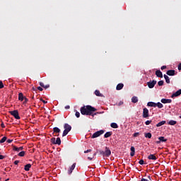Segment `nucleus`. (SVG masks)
Wrapping results in <instances>:
<instances>
[{
    "label": "nucleus",
    "instance_id": "obj_43",
    "mask_svg": "<svg viewBox=\"0 0 181 181\" xmlns=\"http://www.w3.org/2000/svg\"><path fill=\"white\" fill-rule=\"evenodd\" d=\"M40 101H42L44 104H47V101L43 100V99H40Z\"/></svg>",
    "mask_w": 181,
    "mask_h": 181
},
{
    "label": "nucleus",
    "instance_id": "obj_52",
    "mask_svg": "<svg viewBox=\"0 0 181 181\" xmlns=\"http://www.w3.org/2000/svg\"><path fill=\"white\" fill-rule=\"evenodd\" d=\"M1 128H5V124H4V122H2L1 124Z\"/></svg>",
    "mask_w": 181,
    "mask_h": 181
},
{
    "label": "nucleus",
    "instance_id": "obj_45",
    "mask_svg": "<svg viewBox=\"0 0 181 181\" xmlns=\"http://www.w3.org/2000/svg\"><path fill=\"white\" fill-rule=\"evenodd\" d=\"M37 90H39L40 91H43V88L38 86Z\"/></svg>",
    "mask_w": 181,
    "mask_h": 181
},
{
    "label": "nucleus",
    "instance_id": "obj_41",
    "mask_svg": "<svg viewBox=\"0 0 181 181\" xmlns=\"http://www.w3.org/2000/svg\"><path fill=\"white\" fill-rule=\"evenodd\" d=\"M0 88H4V83L0 81Z\"/></svg>",
    "mask_w": 181,
    "mask_h": 181
},
{
    "label": "nucleus",
    "instance_id": "obj_36",
    "mask_svg": "<svg viewBox=\"0 0 181 181\" xmlns=\"http://www.w3.org/2000/svg\"><path fill=\"white\" fill-rule=\"evenodd\" d=\"M164 83L165 82L163 81H160L158 82V84L159 86H163Z\"/></svg>",
    "mask_w": 181,
    "mask_h": 181
},
{
    "label": "nucleus",
    "instance_id": "obj_9",
    "mask_svg": "<svg viewBox=\"0 0 181 181\" xmlns=\"http://www.w3.org/2000/svg\"><path fill=\"white\" fill-rule=\"evenodd\" d=\"M166 74L168 76H175L176 75V71L173 69L168 70V71H167Z\"/></svg>",
    "mask_w": 181,
    "mask_h": 181
},
{
    "label": "nucleus",
    "instance_id": "obj_13",
    "mask_svg": "<svg viewBox=\"0 0 181 181\" xmlns=\"http://www.w3.org/2000/svg\"><path fill=\"white\" fill-rule=\"evenodd\" d=\"M148 159H149L150 160H156L158 158H156V156H155V154H150L148 156Z\"/></svg>",
    "mask_w": 181,
    "mask_h": 181
},
{
    "label": "nucleus",
    "instance_id": "obj_23",
    "mask_svg": "<svg viewBox=\"0 0 181 181\" xmlns=\"http://www.w3.org/2000/svg\"><path fill=\"white\" fill-rule=\"evenodd\" d=\"M24 98H25L23 97V93H18V100H19V101H23Z\"/></svg>",
    "mask_w": 181,
    "mask_h": 181
},
{
    "label": "nucleus",
    "instance_id": "obj_38",
    "mask_svg": "<svg viewBox=\"0 0 181 181\" xmlns=\"http://www.w3.org/2000/svg\"><path fill=\"white\" fill-rule=\"evenodd\" d=\"M75 115H76V118H80V112L76 111L75 113Z\"/></svg>",
    "mask_w": 181,
    "mask_h": 181
},
{
    "label": "nucleus",
    "instance_id": "obj_32",
    "mask_svg": "<svg viewBox=\"0 0 181 181\" xmlns=\"http://www.w3.org/2000/svg\"><path fill=\"white\" fill-rule=\"evenodd\" d=\"M7 139L6 136H4L1 140H0V144H4Z\"/></svg>",
    "mask_w": 181,
    "mask_h": 181
},
{
    "label": "nucleus",
    "instance_id": "obj_12",
    "mask_svg": "<svg viewBox=\"0 0 181 181\" xmlns=\"http://www.w3.org/2000/svg\"><path fill=\"white\" fill-rule=\"evenodd\" d=\"M76 168V163H74L69 168V170H68V174L71 175V173H73V170H74Z\"/></svg>",
    "mask_w": 181,
    "mask_h": 181
},
{
    "label": "nucleus",
    "instance_id": "obj_40",
    "mask_svg": "<svg viewBox=\"0 0 181 181\" xmlns=\"http://www.w3.org/2000/svg\"><path fill=\"white\" fill-rule=\"evenodd\" d=\"M139 165H144V164L145 163V162L144 161L143 159H141V160H140L139 161Z\"/></svg>",
    "mask_w": 181,
    "mask_h": 181
},
{
    "label": "nucleus",
    "instance_id": "obj_24",
    "mask_svg": "<svg viewBox=\"0 0 181 181\" xmlns=\"http://www.w3.org/2000/svg\"><path fill=\"white\" fill-rule=\"evenodd\" d=\"M112 135V132H107L105 134L104 138H110Z\"/></svg>",
    "mask_w": 181,
    "mask_h": 181
},
{
    "label": "nucleus",
    "instance_id": "obj_10",
    "mask_svg": "<svg viewBox=\"0 0 181 181\" xmlns=\"http://www.w3.org/2000/svg\"><path fill=\"white\" fill-rule=\"evenodd\" d=\"M64 128L65 131L71 132V126L67 123H65L64 125Z\"/></svg>",
    "mask_w": 181,
    "mask_h": 181
},
{
    "label": "nucleus",
    "instance_id": "obj_28",
    "mask_svg": "<svg viewBox=\"0 0 181 181\" xmlns=\"http://www.w3.org/2000/svg\"><path fill=\"white\" fill-rule=\"evenodd\" d=\"M95 95H97V97H103V95L101 94V93H100V90H96L95 91Z\"/></svg>",
    "mask_w": 181,
    "mask_h": 181
},
{
    "label": "nucleus",
    "instance_id": "obj_6",
    "mask_svg": "<svg viewBox=\"0 0 181 181\" xmlns=\"http://www.w3.org/2000/svg\"><path fill=\"white\" fill-rule=\"evenodd\" d=\"M149 117V110L145 107L143 110V118H148Z\"/></svg>",
    "mask_w": 181,
    "mask_h": 181
},
{
    "label": "nucleus",
    "instance_id": "obj_3",
    "mask_svg": "<svg viewBox=\"0 0 181 181\" xmlns=\"http://www.w3.org/2000/svg\"><path fill=\"white\" fill-rule=\"evenodd\" d=\"M104 132H105L104 130H100V131L95 132L91 136L92 139H94V138H98V136H100V135H103V134H104Z\"/></svg>",
    "mask_w": 181,
    "mask_h": 181
},
{
    "label": "nucleus",
    "instance_id": "obj_2",
    "mask_svg": "<svg viewBox=\"0 0 181 181\" xmlns=\"http://www.w3.org/2000/svg\"><path fill=\"white\" fill-rule=\"evenodd\" d=\"M51 142L53 145H62V140L60 139V137H57V139L54 137L52 138Z\"/></svg>",
    "mask_w": 181,
    "mask_h": 181
},
{
    "label": "nucleus",
    "instance_id": "obj_56",
    "mask_svg": "<svg viewBox=\"0 0 181 181\" xmlns=\"http://www.w3.org/2000/svg\"><path fill=\"white\" fill-rule=\"evenodd\" d=\"M160 142H161L160 140H159L156 141V144H160Z\"/></svg>",
    "mask_w": 181,
    "mask_h": 181
},
{
    "label": "nucleus",
    "instance_id": "obj_33",
    "mask_svg": "<svg viewBox=\"0 0 181 181\" xmlns=\"http://www.w3.org/2000/svg\"><path fill=\"white\" fill-rule=\"evenodd\" d=\"M69 131L68 130H64L63 134H62V136H66V135H67V134H69Z\"/></svg>",
    "mask_w": 181,
    "mask_h": 181
},
{
    "label": "nucleus",
    "instance_id": "obj_35",
    "mask_svg": "<svg viewBox=\"0 0 181 181\" xmlns=\"http://www.w3.org/2000/svg\"><path fill=\"white\" fill-rule=\"evenodd\" d=\"M99 153H100V155H102V156H105V151L100 150L99 151Z\"/></svg>",
    "mask_w": 181,
    "mask_h": 181
},
{
    "label": "nucleus",
    "instance_id": "obj_30",
    "mask_svg": "<svg viewBox=\"0 0 181 181\" xmlns=\"http://www.w3.org/2000/svg\"><path fill=\"white\" fill-rule=\"evenodd\" d=\"M158 139L160 142H166L168 141V139H165L163 136L158 137Z\"/></svg>",
    "mask_w": 181,
    "mask_h": 181
},
{
    "label": "nucleus",
    "instance_id": "obj_48",
    "mask_svg": "<svg viewBox=\"0 0 181 181\" xmlns=\"http://www.w3.org/2000/svg\"><path fill=\"white\" fill-rule=\"evenodd\" d=\"M5 159V156L0 155V160Z\"/></svg>",
    "mask_w": 181,
    "mask_h": 181
},
{
    "label": "nucleus",
    "instance_id": "obj_49",
    "mask_svg": "<svg viewBox=\"0 0 181 181\" xmlns=\"http://www.w3.org/2000/svg\"><path fill=\"white\" fill-rule=\"evenodd\" d=\"M65 110H70V105L65 106Z\"/></svg>",
    "mask_w": 181,
    "mask_h": 181
},
{
    "label": "nucleus",
    "instance_id": "obj_50",
    "mask_svg": "<svg viewBox=\"0 0 181 181\" xmlns=\"http://www.w3.org/2000/svg\"><path fill=\"white\" fill-rule=\"evenodd\" d=\"M178 70H181V63H180L179 64H178Z\"/></svg>",
    "mask_w": 181,
    "mask_h": 181
},
{
    "label": "nucleus",
    "instance_id": "obj_21",
    "mask_svg": "<svg viewBox=\"0 0 181 181\" xmlns=\"http://www.w3.org/2000/svg\"><path fill=\"white\" fill-rule=\"evenodd\" d=\"M122 88H124V84L123 83L117 84V86L116 87V90H122Z\"/></svg>",
    "mask_w": 181,
    "mask_h": 181
},
{
    "label": "nucleus",
    "instance_id": "obj_31",
    "mask_svg": "<svg viewBox=\"0 0 181 181\" xmlns=\"http://www.w3.org/2000/svg\"><path fill=\"white\" fill-rule=\"evenodd\" d=\"M110 127L112 128H118V124L115 122L111 123Z\"/></svg>",
    "mask_w": 181,
    "mask_h": 181
},
{
    "label": "nucleus",
    "instance_id": "obj_39",
    "mask_svg": "<svg viewBox=\"0 0 181 181\" xmlns=\"http://www.w3.org/2000/svg\"><path fill=\"white\" fill-rule=\"evenodd\" d=\"M151 123H152V120H147V121H146V122H145L146 125H149V124H151Z\"/></svg>",
    "mask_w": 181,
    "mask_h": 181
},
{
    "label": "nucleus",
    "instance_id": "obj_51",
    "mask_svg": "<svg viewBox=\"0 0 181 181\" xmlns=\"http://www.w3.org/2000/svg\"><path fill=\"white\" fill-rule=\"evenodd\" d=\"M165 69H166V66H163L160 68L161 70H165Z\"/></svg>",
    "mask_w": 181,
    "mask_h": 181
},
{
    "label": "nucleus",
    "instance_id": "obj_60",
    "mask_svg": "<svg viewBox=\"0 0 181 181\" xmlns=\"http://www.w3.org/2000/svg\"><path fill=\"white\" fill-rule=\"evenodd\" d=\"M180 118H181V116L180 117Z\"/></svg>",
    "mask_w": 181,
    "mask_h": 181
},
{
    "label": "nucleus",
    "instance_id": "obj_4",
    "mask_svg": "<svg viewBox=\"0 0 181 181\" xmlns=\"http://www.w3.org/2000/svg\"><path fill=\"white\" fill-rule=\"evenodd\" d=\"M10 114L13 115L16 119H21V116H19V112H18V110L11 111Z\"/></svg>",
    "mask_w": 181,
    "mask_h": 181
},
{
    "label": "nucleus",
    "instance_id": "obj_22",
    "mask_svg": "<svg viewBox=\"0 0 181 181\" xmlns=\"http://www.w3.org/2000/svg\"><path fill=\"white\" fill-rule=\"evenodd\" d=\"M139 100H138V97L136 96H133L132 98V103H133L134 104H136V103H138Z\"/></svg>",
    "mask_w": 181,
    "mask_h": 181
},
{
    "label": "nucleus",
    "instance_id": "obj_16",
    "mask_svg": "<svg viewBox=\"0 0 181 181\" xmlns=\"http://www.w3.org/2000/svg\"><path fill=\"white\" fill-rule=\"evenodd\" d=\"M54 134H60L61 130L59 127H54L53 128ZM59 134H57V136H59Z\"/></svg>",
    "mask_w": 181,
    "mask_h": 181
},
{
    "label": "nucleus",
    "instance_id": "obj_26",
    "mask_svg": "<svg viewBox=\"0 0 181 181\" xmlns=\"http://www.w3.org/2000/svg\"><path fill=\"white\" fill-rule=\"evenodd\" d=\"M176 124H177V122L175 120H170L168 122V125H176Z\"/></svg>",
    "mask_w": 181,
    "mask_h": 181
},
{
    "label": "nucleus",
    "instance_id": "obj_1",
    "mask_svg": "<svg viewBox=\"0 0 181 181\" xmlns=\"http://www.w3.org/2000/svg\"><path fill=\"white\" fill-rule=\"evenodd\" d=\"M95 111H97V109L91 105H86L81 107V114H82V115H91L92 117H94L95 115H97V114H100V112H95Z\"/></svg>",
    "mask_w": 181,
    "mask_h": 181
},
{
    "label": "nucleus",
    "instance_id": "obj_59",
    "mask_svg": "<svg viewBox=\"0 0 181 181\" xmlns=\"http://www.w3.org/2000/svg\"><path fill=\"white\" fill-rule=\"evenodd\" d=\"M33 90H35V88H33Z\"/></svg>",
    "mask_w": 181,
    "mask_h": 181
},
{
    "label": "nucleus",
    "instance_id": "obj_54",
    "mask_svg": "<svg viewBox=\"0 0 181 181\" xmlns=\"http://www.w3.org/2000/svg\"><path fill=\"white\" fill-rule=\"evenodd\" d=\"M49 87H50V85H46L44 86V88H49Z\"/></svg>",
    "mask_w": 181,
    "mask_h": 181
},
{
    "label": "nucleus",
    "instance_id": "obj_55",
    "mask_svg": "<svg viewBox=\"0 0 181 181\" xmlns=\"http://www.w3.org/2000/svg\"><path fill=\"white\" fill-rule=\"evenodd\" d=\"M88 160H93V158H91V157H88Z\"/></svg>",
    "mask_w": 181,
    "mask_h": 181
},
{
    "label": "nucleus",
    "instance_id": "obj_53",
    "mask_svg": "<svg viewBox=\"0 0 181 181\" xmlns=\"http://www.w3.org/2000/svg\"><path fill=\"white\" fill-rule=\"evenodd\" d=\"M18 163H19V160H17L14 161V165H18Z\"/></svg>",
    "mask_w": 181,
    "mask_h": 181
},
{
    "label": "nucleus",
    "instance_id": "obj_14",
    "mask_svg": "<svg viewBox=\"0 0 181 181\" xmlns=\"http://www.w3.org/2000/svg\"><path fill=\"white\" fill-rule=\"evenodd\" d=\"M156 76H157L160 78H162V77H163V74H162V71H160V70H157L156 71Z\"/></svg>",
    "mask_w": 181,
    "mask_h": 181
},
{
    "label": "nucleus",
    "instance_id": "obj_11",
    "mask_svg": "<svg viewBox=\"0 0 181 181\" xmlns=\"http://www.w3.org/2000/svg\"><path fill=\"white\" fill-rule=\"evenodd\" d=\"M161 103L163 104H170V103H172V100L163 98L161 99Z\"/></svg>",
    "mask_w": 181,
    "mask_h": 181
},
{
    "label": "nucleus",
    "instance_id": "obj_46",
    "mask_svg": "<svg viewBox=\"0 0 181 181\" xmlns=\"http://www.w3.org/2000/svg\"><path fill=\"white\" fill-rule=\"evenodd\" d=\"M91 149H88L86 151H84V153H88V152H91Z\"/></svg>",
    "mask_w": 181,
    "mask_h": 181
},
{
    "label": "nucleus",
    "instance_id": "obj_44",
    "mask_svg": "<svg viewBox=\"0 0 181 181\" xmlns=\"http://www.w3.org/2000/svg\"><path fill=\"white\" fill-rule=\"evenodd\" d=\"M11 142H13V139H8V140H7V143H8V144H11Z\"/></svg>",
    "mask_w": 181,
    "mask_h": 181
},
{
    "label": "nucleus",
    "instance_id": "obj_34",
    "mask_svg": "<svg viewBox=\"0 0 181 181\" xmlns=\"http://www.w3.org/2000/svg\"><path fill=\"white\" fill-rule=\"evenodd\" d=\"M25 151H21L18 155V156L23 157V156H25Z\"/></svg>",
    "mask_w": 181,
    "mask_h": 181
},
{
    "label": "nucleus",
    "instance_id": "obj_61",
    "mask_svg": "<svg viewBox=\"0 0 181 181\" xmlns=\"http://www.w3.org/2000/svg\"><path fill=\"white\" fill-rule=\"evenodd\" d=\"M1 178L0 177V180H1Z\"/></svg>",
    "mask_w": 181,
    "mask_h": 181
},
{
    "label": "nucleus",
    "instance_id": "obj_27",
    "mask_svg": "<svg viewBox=\"0 0 181 181\" xmlns=\"http://www.w3.org/2000/svg\"><path fill=\"white\" fill-rule=\"evenodd\" d=\"M145 138H148V139H151L152 138V134L151 133H145L144 134Z\"/></svg>",
    "mask_w": 181,
    "mask_h": 181
},
{
    "label": "nucleus",
    "instance_id": "obj_25",
    "mask_svg": "<svg viewBox=\"0 0 181 181\" xmlns=\"http://www.w3.org/2000/svg\"><path fill=\"white\" fill-rule=\"evenodd\" d=\"M165 124H166V121L163 120V121L158 122V123L156 124V127H162V125H165Z\"/></svg>",
    "mask_w": 181,
    "mask_h": 181
},
{
    "label": "nucleus",
    "instance_id": "obj_57",
    "mask_svg": "<svg viewBox=\"0 0 181 181\" xmlns=\"http://www.w3.org/2000/svg\"><path fill=\"white\" fill-rule=\"evenodd\" d=\"M148 179H150V180H151V176H149V175H148Z\"/></svg>",
    "mask_w": 181,
    "mask_h": 181
},
{
    "label": "nucleus",
    "instance_id": "obj_5",
    "mask_svg": "<svg viewBox=\"0 0 181 181\" xmlns=\"http://www.w3.org/2000/svg\"><path fill=\"white\" fill-rule=\"evenodd\" d=\"M156 85V81L153 80L152 81L147 82L148 88H153Z\"/></svg>",
    "mask_w": 181,
    "mask_h": 181
},
{
    "label": "nucleus",
    "instance_id": "obj_18",
    "mask_svg": "<svg viewBox=\"0 0 181 181\" xmlns=\"http://www.w3.org/2000/svg\"><path fill=\"white\" fill-rule=\"evenodd\" d=\"M163 77H164L167 84H170V78H169V76H168V75H166V74H164Z\"/></svg>",
    "mask_w": 181,
    "mask_h": 181
},
{
    "label": "nucleus",
    "instance_id": "obj_37",
    "mask_svg": "<svg viewBox=\"0 0 181 181\" xmlns=\"http://www.w3.org/2000/svg\"><path fill=\"white\" fill-rule=\"evenodd\" d=\"M139 135H141V133H139V132H136V133H134V134H133V136H134V138H136V136H138Z\"/></svg>",
    "mask_w": 181,
    "mask_h": 181
},
{
    "label": "nucleus",
    "instance_id": "obj_19",
    "mask_svg": "<svg viewBox=\"0 0 181 181\" xmlns=\"http://www.w3.org/2000/svg\"><path fill=\"white\" fill-rule=\"evenodd\" d=\"M148 107H153L154 108H156V103L154 102H148L147 103Z\"/></svg>",
    "mask_w": 181,
    "mask_h": 181
},
{
    "label": "nucleus",
    "instance_id": "obj_42",
    "mask_svg": "<svg viewBox=\"0 0 181 181\" xmlns=\"http://www.w3.org/2000/svg\"><path fill=\"white\" fill-rule=\"evenodd\" d=\"M28 101H29V100H28L27 98H24V102H23V103H24V104H26V103H28Z\"/></svg>",
    "mask_w": 181,
    "mask_h": 181
},
{
    "label": "nucleus",
    "instance_id": "obj_29",
    "mask_svg": "<svg viewBox=\"0 0 181 181\" xmlns=\"http://www.w3.org/2000/svg\"><path fill=\"white\" fill-rule=\"evenodd\" d=\"M156 107H158V108H163V105L160 103V102H158L156 103Z\"/></svg>",
    "mask_w": 181,
    "mask_h": 181
},
{
    "label": "nucleus",
    "instance_id": "obj_15",
    "mask_svg": "<svg viewBox=\"0 0 181 181\" xmlns=\"http://www.w3.org/2000/svg\"><path fill=\"white\" fill-rule=\"evenodd\" d=\"M181 95V89H179L172 95V97H179Z\"/></svg>",
    "mask_w": 181,
    "mask_h": 181
},
{
    "label": "nucleus",
    "instance_id": "obj_47",
    "mask_svg": "<svg viewBox=\"0 0 181 181\" xmlns=\"http://www.w3.org/2000/svg\"><path fill=\"white\" fill-rule=\"evenodd\" d=\"M40 87H43V88H44V87H45V83L40 82Z\"/></svg>",
    "mask_w": 181,
    "mask_h": 181
},
{
    "label": "nucleus",
    "instance_id": "obj_7",
    "mask_svg": "<svg viewBox=\"0 0 181 181\" xmlns=\"http://www.w3.org/2000/svg\"><path fill=\"white\" fill-rule=\"evenodd\" d=\"M111 156V150H110V148L105 147V156L107 158L110 157Z\"/></svg>",
    "mask_w": 181,
    "mask_h": 181
},
{
    "label": "nucleus",
    "instance_id": "obj_17",
    "mask_svg": "<svg viewBox=\"0 0 181 181\" xmlns=\"http://www.w3.org/2000/svg\"><path fill=\"white\" fill-rule=\"evenodd\" d=\"M30 168H32V165L27 164L24 166V170H25V172H29V170H30Z\"/></svg>",
    "mask_w": 181,
    "mask_h": 181
},
{
    "label": "nucleus",
    "instance_id": "obj_58",
    "mask_svg": "<svg viewBox=\"0 0 181 181\" xmlns=\"http://www.w3.org/2000/svg\"><path fill=\"white\" fill-rule=\"evenodd\" d=\"M8 180H9V178H8V179L6 180V181H8Z\"/></svg>",
    "mask_w": 181,
    "mask_h": 181
},
{
    "label": "nucleus",
    "instance_id": "obj_20",
    "mask_svg": "<svg viewBox=\"0 0 181 181\" xmlns=\"http://www.w3.org/2000/svg\"><path fill=\"white\" fill-rule=\"evenodd\" d=\"M130 151H131L130 156H134V155H135V147L132 146L130 148Z\"/></svg>",
    "mask_w": 181,
    "mask_h": 181
},
{
    "label": "nucleus",
    "instance_id": "obj_8",
    "mask_svg": "<svg viewBox=\"0 0 181 181\" xmlns=\"http://www.w3.org/2000/svg\"><path fill=\"white\" fill-rule=\"evenodd\" d=\"M13 151L21 152V151H23V146L16 147V146H13Z\"/></svg>",
    "mask_w": 181,
    "mask_h": 181
}]
</instances>
